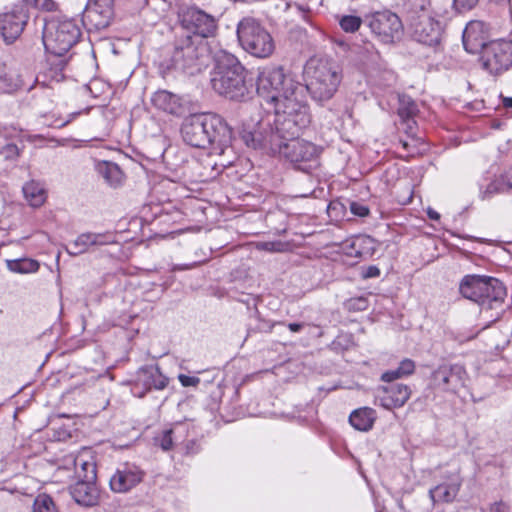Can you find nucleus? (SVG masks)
<instances>
[{
	"mask_svg": "<svg viewBox=\"0 0 512 512\" xmlns=\"http://www.w3.org/2000/svg\"><path fill=\"white\" fill-rule=\"evenodd\" d=\"M256 91L258 96L273 109L278 116V123L285 129L295 130L307 122L309 110L303 85L295 81L291 75L285 74L282 67L268 66L263 68L257 77Z\"/></svg>",
	"mask_w": 512,
	"mask_h": 512,
	"instance_id": "nucleus-1",
	"label": "nucleus"
},
{
	"mask_svg": "<svg viewBox=\"0 0 512 512\" xmlns=\"http://www.w3.org/2000/svg\"><path fill=\"white\" fill-rule=\"evenodd\" d=\"M185 143L206 149L210 146L217 153L224 154L232 142V129L219 115L213 113L193 114L185 118L181 126Z\"/></svg>",
	"mask_w": 512,
	"mask_h": 512,
	"instance_id": "nucleus-2",
	"label": "nucleus"
},
{
	"mask_svg": "<svg viewBox=\"0 0 512 512\" xmlns=\"http://www.w3.org/2000/svg\"><path fill=\"white\" fill-rule=\"evenodd\" d=\"M211 85L215 92L230 100L240 101L248 93L246 70L232 54L221 51L216 55Z\"/></svg>",
	"mask_w": 512,
	"mask_h": 512,
	"instance_id": "nucleus-3",
	"label": "nucleus"
},
{
	"mask_svg": "<svg viewBox=\"0 0 512 512\" xmlns=\"http://www.w3.org/2000/svg\"><path fill=\"white\" fill-rule=\"evenodd\" d=\"M81 30L74 20L52 19L46 22L43 31V44L49 54L48 62L62 71L68 62L65 55L78 42Z\"/></svg>",
	"mask_w": 512,
	"mask_h": 512,
	"instance_id": "nucleus-4",
	"label": "nucleus"
},
{
	"mask_svg": "<svg viewBox=\"0 0 512 512\" xmlns=\"http://www.w3.org/2000/svg\"><path fill=\"white\" fill-rule=\"evenodd\" d=\"M310 120L311 116L308 110L307 122L304 125H297L295 130H287L286 126L277 123L278 132L282 133L283 139L279 143L281 149L277 150L276 154L283 156L302 171H308L309 168L315 166L321 153L318 146L299 138L300 131L309 125Z\"/></svg>",
	"mask_w": 512,
	"mask_h": 512,
	"instance_id": "nucleus-5",
	"label": "nucleus"
},
{
	"mask_svg": "<svg viewBox=\"0 0 512 512\" xmlns=\"http://www.w3.org/2000/svg\"><path fill=\"white\" fill-rule=\"evenodd\" d=\"M309 80L303 85L312 99L318 103L330 100L338 90L342 80L339 67L332 62L319 60L315 65L311 62L307 68Z\"/></svg>",
	"mask_w": 512,
	"mask_h": 512,
	"instance_id": "nucleus-6",
	"label": "nucleus"
},
{
	"mask_svg": "<svg viewBox=\"0 0 512 512\" xmlns=\"http://www.w3.org/2000/svg\"><path fill=\"white\" fill-rule=\"evenodd\" d=\"M237 38L243 50L254 57L266 59L275 51L272 35L253 17H244L239 21Z\"/></svg>",
	"mask_w": 512,
	"mask_h": 512,
	"instance_id": "nucleus-7",
	"label": "nucleus"
},
{
	"mask_svg": "<svg viewBox=\"0 0 512 512\" xmlns=\"http://www.w3.org/2000/svg\"><path fill=\"white\" fill-rule=\"evenodd\" d=\"M207 52V45L203 40L185 34L176 39L171 62L175 69L194 74L206 65Z\"/></svg>",
	"mask_w": 512,
	"mask_h": 512,
	"instance_id": "nucleus-8",
	"label": "nucleus"
},
{
	"mask_svg": "<svg viewBox=\"0 0 512 512\" xmlns=\"http://www.w3.org/2000/svg\"><path fill=\"white\" fill-rule=\"evenodd\" d=\"M364 24L374 37L383 44H393L403 35V24L399 16L390 11L382 10L366 14Z\"/></svg>",
	"mask_w": 512,
	"mask_h": 512,
	"instance_id": "nucleus-9",
	"label": "nucleus"
},
{
	"mask_svg": "<svg viewBox=\"0 0 512 512\" xmlns=\"http://www.w3.org/2000/svg\"><path fill=\"white\" fill-rule=\"evenodd\" d=\"M278 116L274 115L273 123L261 121L255 130L243 129L241 139L247 147L263 149L276 154L281 149L279 143L283 139L282 133L278 132Z\"/></svg>",
	"mask_w": 512,
	"mask_h": 512,
	"instance_id": "nucleus-10",
	"label": "nucleus"
},
{
	"mask_svg": "<svg viewBox=\"0 0 512 512\" xmlns=\"http://www.w3.org/2000/svg\"><path fill=\"white\" fill-rule=\"evenodd\" d=\"M480 54L482 68L491 75H500L512 67V41H491Z\"/></svg>",
	"mask_w": 512,
	"mask_h": 512,
	"instance_id": "nucleus-11",
	"label": "nucleus"
},
{
	"mask_svg": "<svg viewBox=\"0 0 512 512\" xmlns=\"http://www.w3.org/2000/svg\"><path fill=\"white\" fill-rule=\"evenodd\" d=\"M181 24L186 34L192 33L193 38L200 40L215 36L218 27L214 16L197 7H189L183 12Z\"/></svg>",
	"mask_w": 512,
	"mask_h": 512,
	"instance_id": "nucleus-12",
	"label": "nucleus"
},
{
	"mask_svg": "<svg viewBox=\"0 0 512 512\" xmlns=\"http://www.w3.org/2000/svg\"><path fill=\"white\" fill-rule=\"evenodd\" d=\"M464 373L459 365L442 364L432 371L428 386L436 391L456 393L464 385Z\"/></svg>",
	"mask_w": 512,
	"mask_h": 512,
	"instance_id": "nucleus-13",
	"label": "nucleus"
},
{
	"mask_svg": "<svg viewBox=\"0 0 512 512\" xmlns=\"http://www.w3.org/2000/svg\"><path fill=\"white\" fill-rule=\"evenodd\" d=\"M129 383L132 385L131 391L137 397H143L152 388L163 390L168 385V378L162 374L158 365H148L139 368L135 378Z\"/></svg>",
	"mask_w": 512,
	"mask_h": 512,
	"instance_id": "nucleus-14",
	"label": "nucleus"
},
{
	"mask_svg": "<svg viewBox=\"0 0 512 512\" xmlns=\"http://www.w3.org/2000/svg\"><path fill=\"white\" fill-rule=\"evenodd\" d=\"M412 37L419 43L435 46L441 41L442 27L429 13L422 11L411 22Z\"/></svg>",
	"mask_w": 512,
	"mask_h": 512,
	"instance_id": "nucleus-15",
	"label": "nucleus"
},
{
	"mask_svg": "<svg viewBox=\"0 0 512 512\" xmlns=\"http://www.w3.org/2000/svg\"><path fill=\"white\" fill-rule=\"evenodd\" d=\"M29 19L26 7L15 5L0 14V34L8 44L13 43L23 32Z\"/></svg>",
	"mask_w": 512,
	"mask_h": 512,
	"instance_id": "nucleus-16",
	"label": "nucleus"
},
{
	"mask_svg": "<svg viewBox=\"0 0 512 512\" xmlns=\"http://www.w3.org/2000/svg\"><path fill=\"white\" fill-rule=\"evenodd\" d=\"M114 15L113 0H90L82 14L88 29L101 30L109 26Z\"/></svg>",
	"mask_w": 512,
	"mask_h": 512,
	"instance_id": "nucleus-17",
	"label": "nucleus"
},
{
	"mask_svg": "<svg viewBox=\"0 0 512 512\" xmlns=\"http://www.w3.org/2000/svg\"><path fill=\"white\" fill-rule=\"evenodd\" d=\"M488 28L482 21H470L463 31V45L468 53H481L488 45Z\"/></svg>",
	"mask_w": 512,
	"mask_h": 512,
	"instance_id": "nucleus-18",
	"label": "nucleus"
},
{
	"mask_svg": "<svg viewBox=\"0 0 512 512\" xmlns=\"http://www.w3.org/2000/svg\"><path fill=\"white\" fill-rule=\"evenodd\" d=\"M411 389L405 384L395 383L377 389L376 399L385 409L402 407L410 398Z\"/></svg>",
	"mask_w": 512,
	"mask_h": 512,
	"instance_id": "nucleus-19",
	"label": "nucleus"
},
{
	"mask_svg": "<svg viewBox=\"0 0 512 512\" xmlns=\"http://www.w3.org/2000/svg\"><path fill=\"white\" fill-rule=\"evenodd\" d=\"M143 471L130 464H125L110 478V487L117 493H125L138 485L143 480Z\"/></svg>",
	"mask_w": 512,
	"mask_h": 512,
	"instance_id": "nucleus-20",
	"label": "nucleus"
},
{
	"mask_svg": "<svg viewBox=\"0 0 512 512\" xmlns=\"http://www.w3.org/2000/svg\"><path fill=\"white\" fill-rule=\"evenodd\" d=\"M485 282L488 289H482L483 303L479 304L482 315L489 310L500 308L506 296V288L500 280L486 276Z\"/></svg>",
	"mask_w": 512,
	"mask_h": 512,
	"instance_id": "nucleus-21",
	"label": "nucleus"
},
{
	"mask_svg": "<svg viewBox=\"0 0 512 512\" xmlns=\"http://www.w3.org/2000/svg\"><path fill=\"white\" fill-rule=\"evenodd\" d=\"M362 64L371 78H380L386 85H390L395 80L393 71L387 68V63L376 50L370 52L366 59L362 60Z\"/></svg>",
	"mask_w": 512,
	"mask_h": 512,
	"instance_id": "nucleus-22",
	"label": "nucleus"
},
{
	"mask_svg": "<svg viewBox=\"0 0 512 512\" xmlns=\"http://www.w3.org/2000/svg\"><path fill=\"white\" fill-rule=\"evenodd\" d=\"M72 498L80 505L91 507L98 503L99 491L95 480L79 479L71 488Z\"/></svg>",
	"mask_w": 512,
	"mask_h": 512,
	"instance_id": "nucleus-23",
	"label": "nucleus"
},
{
	"mask_svg": "<svg viewBox=\"0 0 512 512\" xmlns=\"http://www.w3.org/2000/svg\"><path fill=\"white\" fill-rule=\"evenodd\" d=\"M486 276L466 275L460 282L459 291L463 297L478 305L483 303L482 289H488L485 282Z\"/></svg>",
	"mask_w": 512,
	"mask_h": 512,
	"instance_id": "nucleus-24",
	"label": "nucleus"
},
{
	"mask_svg": "<svg viewBox=\"0 0 512 512\" xmlns=\"http://www.w3.org/2000/svg\"><path fill=\"white\" fill-rule=\"evenodd\" d=\"M95 171L111 187L116 188L123 183L124 173L114 162L97 161L95 163Z\"/></svg>",
	"mask_w": 512,
	"mask_h": 512,
	"instance_id": "nucleus-25",
	"label": "nucleus"
},
{
	"mask_svg": "<svg viewBox=\"0 0 512 512\" xmlns=\"http://www.w3.org/2000/svg\"><path fill=\"white\" fill-rule=\"evenodd\" d=\"M460 486V481L451 482L449 484H439L429 490V497L433 504L438 502L450 503L456 498L460 490Z\"/></svg>",
	"mask_w": 512,
	"mask_h": 512,
	"instance_id": "nucleus-26",
	"label": "nucleus"
},
{
	"mask_svg": "<svg viewBox=\"0 0 512 512\" xmlns=\"http://www.w3.org/2000/svg\"><path fill=\"white\" fill-rule=\"evenodd\" d=\"M151 100L156 108L170 114L177 113L180 108L179 98L166 90L155 92Z\"/></svg>",
	"mask_w": 512,
	"mask_h": 512,
	"instance_id": "nucleus-27",
	"label": "nucleus"
},
{
	"mask_svg": "<svg viewBox=\"0 0 512 512\" xmlns=\"http://www.w3.org/2000/svg\"><path fill=\"white\" fill-rule=\"evenodd\" d=\"M375 421V412L371 408H359L349 416L350 424L359 431H369Z\"/></svg>",
	"mask_w": 512,
	"mask_h": 512,
	"instance_id": "nucleus-28",
	"label": "nucleus"
},
{
	"mask_svg": "<svg viewBox=\"0 0 512 512\" xmlns=\"http://www.w3.org/2000/svg\"><path fill=\"white\" fill-rule=\"evenodd\" d=\"M23 194L32 207H39L45 201V191L35 181H30L23 186Z\"/></svg>",
	"mask_w": 512,
	"mask_h": 512,
	"instance_id": "nucleus-29",
	"label": "nucleus"
},
{
	"mask_svg": "<svg viewBox=\"0 0 512 512\" xmlns=\"http://www.w3.org/2000/svg\"><path fill=\"white\" fill-rule=\"evenodd\" d=\"M90 246H93L92 233H82L66 247V252L77 256L88 251Z\"/></svg>",
	"mask_w": 512,
	"mask_h": 512,
	"instance_id": "nucleus-30",
	"label": "nucleus"
},
{
	"mask_svg": "<svg viewBox=\"0 0 512 512\" xmlns=\"http://www.w3.org/2000/svg\"><path fill=\"white\" fill-rule=\"evenodd\" d=\"M7 268L15 273H33L39 269V263L33 259H15L6 261Z\"/></svg>",
	"mask_w": 512,
	"mask_h": 512,
	"instance_id": "nucleus-31",
	"label": "nucleus"
},
{
	"mask_svg": "<svg viewBox=\"0 0 512 512\" xmlns=\"http://www.w3.org/2000/svg\"><path fill=\"white\" fill-rule=\"evenodd\" d=\"M75 469L79 479L96 480V466L93 462L77 457L75 459Z\"/></svg>",
	"mask_w": 512,
	"mask_h": 512,
	"instance_id": "nucleus-32",
	"label": "nucleus"
},
{
	"mask_svg": "<svg viewBox=\"0 0 512 512\" xmlns=\"http://www.w3.org/2000/svg\"><path fill=\"white\" fill-rule=\"evenodd\" d=\"M418 107L415 101L407 95L399 96L398 115L400 118L415 117Z\"/></svg>",
	"mask_w": 512,
	"mask_h": 512,
	"instance_id": "nucleus-33",
	"label": "nucleus"
},
{
	"mask_svg": "<svg viewBox=\"0 0 512 512\" xmlns=\"http://www.w3.org/2000/svg\"><path fill=\"white\" fill-rule=\"evenodd\" d=\"M33 512H58V510L50 496L41 494L34 501Z\"/></svg>",
	"mask_w": 512,
	"mask_h": 512,
	"instance_id": "nucleus-34",
	"label": "nucleus"
},
{
	"mask_svg": "<svg viewBox=\"0 0 512 512\" xmlns=\"http://www.w3.org/2000/svg\"><path fill=\"white\" fill-rule=\"evenodd\" d=\"M362 23H364L363 19L354 15H345L339 20L340 27L347 33L357 31Z\"/></svg>",
	"mask_w": 512,
	"mask_h": 512,
	"instance_id": "nucleus-35",
	"label": "nucleus"
},
{
	"mask_svg": "<svg viewBox=\"0 0 512 512\" xmlns=\"http://www.w3.org/2000/svg\"><path fill=\"white\" fill-rule=\"evenodd\" d=\"M508 188L505 185L503 178L492 181L487 185L486 189L482 192V198L486 199L494 195L495 193L507 192Z\"/></svg>",
	"mask_w": 512,
	"mask_h": 512,
	"instance_id": "nucleus-36",
	"label": "nucleus"
},
{
	"mask_svg": "<svg viewBox=\"0 0 512 512\" xmlns=\"http://www.w3.org/2000/svg\"><path fill=\"white\" fill-rule=\"evenodd\" d=\"M173 431L171 429L165 430L161 435L155 437V443L161 447L163 451H169L173 446L172 439Z\"/></svg>",
	"mask_w": 512,
	"mask_h": 512,
	"instance_id": "nucleus-37",
	"label": "nucleus"
},
{
	"mask_svg": "<svg viewBox=\"0 0 512 512\" xmlns=\"http://www.w3.org/2000/svg\"><path fill=\"white\" fill-rule=\"evenodd\" d=\"M93 246H103L115 243V237L111 233H92Z\"/></svg>",
	"mask_w": 512,
	"mask_h": 512,
	"instance_id": "nucleus-38",
	"label": "nucleus"
},
{
	"mask_svg": "<svg viewBox=\"0 0 512 512\" xmlns=\"http://www.w3.org/2000/svg\"><path fill=\"white\" fill-rule=\"evenodd\" d=\"M26 3L34 5L36 8L51 12L57 9V3L54 0H24Z\"/></svg>",
	"mask_w": 512,
	"mask_h": 512,
	"instance_id": "nucleus-39",
	"label": "nucleus"
},
{
	"mask_svg": "<svg viewBox=\"0 0 512 512\" xmlns=\"http://www.w3.org/2000/svg\"><path fill=\"white\" fill-rule=\"evenodd\" d=\"M258 250L267 252H281L284 249V244L280 241L276 242H258L256 244Z\"/></svg>",
	"mask_w": 512,
	"mask_h": 512,
	"instance_id": "nucleus-40",
	"label": "nucleus"
},
{
	"mask_svg": "<svg viewBox=\"0 0 512 512\" xmlns=\"http://www.w3.org/2000/svg\"><path fill=\"white\" fill-rule=\"evenodd\" d=\"M398 370L403 377L409 376L415 370V363L411 359H404L400 362Z\"/></svg>",
	"mask_w": 512,
	"mask_h": 512,
	"instance_id": "nucleus-41",
	"label": "nucleus"
},
{
	"mask_svg": "<svg viewBox=\"0 0 512 512\" xmlns=\"http://www.w3.org/2000/svg\"><path fill=\"white\" fill-rule=\"evenodd\" d=\"M350 210L354 215L359 216V217H365L369 214L368 207L366 205L358 203V202H351Z\"/></svg>",
	"mask_w": 512,
	"mask_h": 512,
	"instance_id": "nucleus-42",
	"label": "nucleus"
},
{
	"mask_svg": "<svg viewBox=\"0 0 512 512\" xmlns=\"http://www.w3.org/2000/svg\"><path fill=\"white\" fill-rule=\"evenodd\" d=\"M178 380L183 387H196L200 383V379L194 376L179 374Z\"/></svg>",
	"mask_w": 512,
	"mask_h": 512,
	"instance_id": "nucleus-43",
	"label": "nucleus"
},
{
	"mask_svg": "<svg viewBox=\"0 0 512 512\" xmlns=\"http://www.w3.org/2000/svg\"><path fill=\"white\" fill-rule=\"evenodd\" d=\"M454 6L457 10H470L472 9L478 2V0H453Z\"/></svg>",
	"mask_w": 512,
	"mask_h": 512,
	"instance_id": "nucleus-44",
	"label": "nucleus"
},
{
	"mask_svg": "<svg viewBox=\"0 0 512 512\" xmlns=\"http://www.w3.org/2000/svg\"><path fill=\"white\" fill-rule=\"evenodd\" d=\"M349 308L354 310H365L367 308V300L363 297L354 298L349 301Z\"/></svg>",
	"mask_w": 512,
	"mask_h": 512,
	"instance_id": "nucleus-45",
	"label": "nucleus"
},
{
	"mask_svg": "<svg viewBox=\"0 0 512 512\" xmlns=\"http://www.w3.org/2000/svg\"><path fill=\"white\" fill-rule=\"evenodd\" d=\"M403 376L400 374L398 368L395 370L386 371L382 374L381 379L385 382H392L396 379L402 378Z\"/></svg>",
	"mask_w": 512,
	"mask_h": 512,
	"instance_id": "nucleus-46",
	"label": "nucleus"
},
{
	"mask_svg": "<svg viewBox=\"0 0 512 512\" xmlns=\"http://www.w3.org/2000/svg\"><path fill=\"white\" fill-rule=\"evenodd\" d=\"M402 123L405 125V130L407 133L413 134L414 128L416 125V121L414 120V117H407V118H400Z\"/></svg>",
	"mask_w": 512,
	"mask_h": 512,
	"instance_id": "nucleus-47",
	"label": "nucleus"
},
{
	"mask_svg": "<svg viewBox=\"0 0 512 512\" xmlns=\"http://www.w3.org/2000/svg\"><path fill=\"white\" fill-rule=\"evenodd\" d=\"M380 275V269L377 266H369L363 272V278H374Z\"/></svg>",
	"mask_w": 512,
	"mask_h": 512,
	"instance_id": "nucleus-48",
	"label": "nucleus"
},
{
	"mask_svg": "<svg viewBox=\"0 0 512 512\" xmlns=\"http://www.w3.org/2000/svg\"><path fill=\"white\" fill-rule=\"evenodd\" d=\"M4 154L6 158L17 156L19 153L18 147L14 144H8L4 147Z\"/></svg>",
	"mask_w": 512,
	"mask_h": 512,
	"instance_id": "nucleus-49",
	"label": "nucleus"
},
{
	"mask_svg": "<svg viewBox=\"0 0 512 512\" xmlns=\"http://www.w3.org/2000/svg\"><path fill=\"white\" fill-rule=\"evenodd\" d=\"M208 165L211 167V172H208L207 167H204L203 170L199 173V177L202 180H206L208 178L214 177L213 171L216 169L217 164L216 163L212 164L209 162Z\"/></svg>",
	"mask_w": 512,
	"mask_h": 512,
	"instance_id": "nucleus-50",
	"label": "nucleus"
},
{
	"mask_svg": "<svg viewBox=\"0 0 512 512\" xmlns=\"http://www.w3.org/2000/svg\"><path fill=\"white\" fill-rule=\"evenodd\" d=\"M490 512H509V507L503 502H496L491 507Z\"/></svg>",
	"mask_w": 512,
	"mask_h": 512,
	"instance_id": "nucleus-51",
	"label": "nucleus"
},
{
	"mask_svg": "<svg viewBox=\"0 0 512 512\" xmlns=\"http://www.w3.org/2000/svg\"><path fill=\"white\" fill-rule=\"evenodd\" d=\"M503 179L508 190L512 189V167L507 171Z\"/></svg>",
	"mask_w": 512,
	"mask_h": 512,
	"instance_id": "nucleus-52",
	"label": "nucleus"
},
{
	"mask_svg": "<svg viewBox=\"0 0 512 512\" xmlns=\"http://www.w3.org/2000/svg\"><path fill=\"white\" fill-rule=\"evenodd\" d=\"M287 326L291 332H299L303 328L304 324L303 323H289Z\"/></svg>",
	"mask_w": 512,
	"mask_h": 512,
	"instance_id": "nucleus-53",
	"label": "nucleus"
},
{
	"mask_svg": "<svg viewBox=\"0 0 512 512\" xmlns=\"http://www.w3.org/2000/svg\"><path fill=\"white\" fill-rule=\"evenodd\" d=\"M10 135L9 129L4 125H0V138L6 140Z\"/></svg>",
	"mask_w": 512,
	"mask_h": 512,
	"instance_id": "nucleus-54",
	"label": "nucleus"
},
{
	"mask_svg": "<svg viewBox=\"0 0 512 512\" xmlns=\"http://www.w3.org/2000/svg\"><path fill=\"white\" fill-rule=\"evenodd\" d=\"M427 215L431 220H439L440 219V214L437 211L433 210L432 208H428Z\"/></svg>",
	"mask_w": 512,
	"mask_h": 512,
	"instance_id": "nucleus-55",
	"label": "nucleus"
},
{
	"mask_svg": "<svg viewBox=\"0 0 512 512\" xmlns=\"http://www.w3.org/2000/svg\"><path fill=\"white\" fill-rule=\"evenodd\" d=\"M504 107L512 108V97H504L502 100Z\"/></svg>",
	"mask_w": 512,
	"mask_h": 512,
	"instance_id": "nucleus-56",
	"label": "nucleus"
},
{
	"mask_svg": "<svg viewBox=\"0 0 512 512\" xmlns=\"http://www.w3.org/2000/svg\"><path fill=\"white\" fill-rule=\"evenodd\" d=\"M499 317H500V312H497L496 316L495 315H491V318H493L492 321L497 320Z\"/></svg>",
	"mask_w": 512,
	"mask_h": 512,
	"instance_id": "nucleus-57",
	"label": "nucleus"
},
{
	"mask_svg": "<svg viewBox=\"0 0 512 512\" xmlns=\"http://www.w3.org/2000/svg\"><path fill=\"white\" fill-rule=\"evenodd\" d=\"M69 122H70V120H66V121H64V122L60 123L58 126H59V127H63V126H65V125H67Z\"/></svg>",
	"mask_w": 512,
	"mask_h": 512,
	"instance_id": "nucleus-58",
	"label": "nucleus"
},
{
	"mask_svg": "<svg viewBox=\"0 0 512 512\" xmlns=\"http://www.w3.org/2000/svg\"><path fill=\"white\" fill-rule=\"evenodd\" d=\"M363 241H371V238L367 237L366 239H363Z\"/></svg>",
	"mask_w": 512,
	"mask_h": 512,
	"instance_id": "nucleus-59",
	"label": "nucleus"
},
{
	"mask_svg": "<svg viewBox=\"0 0 512 512\" xmlns=\"http://www.w3.org/2000/svg\"><path fill=\"white\" fill-rule=\"evenodd\" d=\"M188 266L178 267V269H187Z\"/></svg>",
	"mask_w": 512,
	"mask_h": 512,
	"instance_id": "nucleus-60",
	"label": "nucleus"
}]
</instances>
